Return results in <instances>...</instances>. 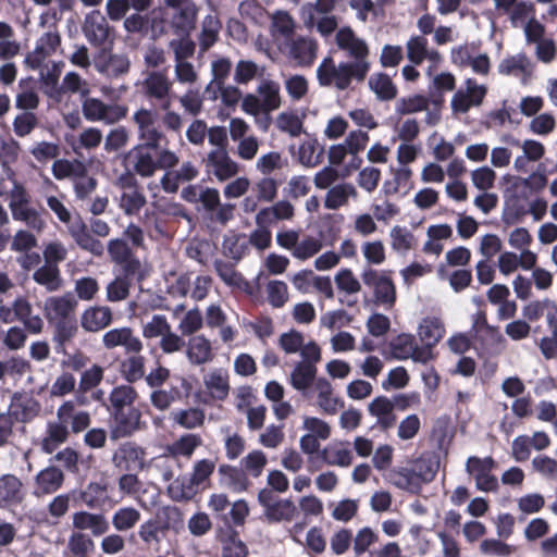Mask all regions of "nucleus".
Masks as SVG:
<instances>
[{
  "mask_svg": "<svg viewBox=\"0 0 557 557\" xmlns=\"http://www.w3.org/2000/svg\"><path fill=\"white\" fill-rule=\"evenodd\" d=\"M336 45L347 51L352 61L336 65L332 57H326L317 69V78L322 87L334 86L338 90H346L352 81L362 83L367 78L371 67L368 61L369 47L350 27H343L337 32Z\"/></svg>",
  "mask_w": 557,
  "mask_h": 557,
  "instance_id": "nucleus-1",
  "label": "nucleus"
},
{
  "mask_svg": "<svg viewBox=\"0 0 557 557\" xmlns=\"http://www.w3.org/2000/svg\"><path fill=\"white\" fill-rule=\"evenodd\" d=\"M138 127V138L141 143L134 146L124 157L132 165L135 174L151 177L156 173V154L162 141L168 143L165 135L156 126V113L148 109H139L133 115Z\"/></svg>",
  "mask_w": 557,
  "mask_h": 557,
  "instance_id": "nucleus-2",
  "label": "nucleus"
},
{
  "mask_svg": "<svg viewBox=\"0 0 557 557\" xmlns=\"http://www.w3.org/2000/svg\"><path fill=\"white\" fill-rule=\"evenodd\" d=\"M110 261L119 267L120 274L107 286V299L115 302L129 296L133 282L141 283L146 273L139 258L124 238H112L107 244Z\"/></svg>",
  "mask_w": 557,
  "mask_h": 557,
  "instance_id": "nucleus-3",
  "label": "nucleus"
},
{
  "mask_svg": "<svg viewBox=\"0 0 557 557\" xmlns=\"http://www.w3.org/2000/svg\"><path fill=\"white\" fill-rule=\"evenodd\" d=\"M89 225L90 230L85 222L79 221L70 228V234L81 249L90 252L95 257H102L104 245L95 238L92 234L99 237H107L111 228L106 221L96 218L90 219Z\"/></svg>",
  "mask_w": 557,
  "mask_h": 557,
  "instance_id": "nucleus-4",
  "label": "nucleus"
},
{
  "mask_svg": "<svg viewBox=\"0 0 557 557\" xmlns=\"http://www.w3.org/2000/svg\"><path fill=\"white\" fill-rule=\"evenodd\" d=\"M258 503L263 508V517L269 523L292 522L298 515V508L289 498H280L272 490L261 488Z\"/></svg>",
  "mask_w": 557,
  "mask_h": 557,
  "instance_id": "nucleus-5",
  "label": "nucleus"
},
{
  "mask_svg": "<svg viewBox=\"0 0 557 557\" xmlns=\"http://www.w3.org/2000/svg\"><path fill=\"white\" fill-rule=\"evenodd\" d=\"M392 270L376 271L366 268L361 273L363 284L373 289L375 302L393 307L396 302V286L393 281Z\"/></svg>",
  "mask_w": 557,
  "mask_h": 557,
  "instance_id": "nucleus-6",
  "label": "nucleus"
},
{
  "mask_svg": "<svg viewBox=\"0 0 557 557\" xmlns=\"http://www.w3.org/2000/svg\"><path fill=\"white\" fill-rule=\"evenodd\" d=\"M84 117L89 122H103L112 125L125 119L128 108L120 103H106L98 98H86L82 103Z\"/></svg>",
  "mask_w": 557,
  "mask_h": 557,
  "instance_id": "nucleus-7",
  "label": "nucleus"
},
{
  "mask_svg": "<svg viewBox=\"0 0 557 557\" xmlns=\"http://www.w3.org/2000/svg\"><path fill=\"white\" fill-rule=\"evenodd\" d=\"M141 410L136 406L109 412L110 433L112 438H123L140 430Z\"/></svg>",
  "mask_w": 557,
  "mask_h": 557,
  "instance_id": "nucleus-8",
  "label": "nucleus"
},
{
  "mask_svg": "<svg viewBox=\"0 0 557 557\" xmlns=\"http://www.w3.org/2000/svg\"><path fill=\"white\" fill-rule=\"evenodd\" d=\"M435 476V471H428L424 474L407 467L392 468L386 480L397 488L407 491L411 494H419L424 483L431 482Z\"/></svg>",
  "mask_w": 557,
  "mask_h": 557,
  "instance_id": "nucleus-9",
  "label": "nucleus"
},
{
  "mask_svg": "<svg viewBox=\"0 0 557 557\" xmlns=\"http://www.w3.org/2000/svg\"><path fill=\"white\" fill-rule=\"evenodd\" d=\"M496 462L493 457L480 458L471 456L467 459L466 471L475 480L476 488L483 492H495L498 488L497 478L492 474Z\"/></svg>",
  "mask_w": 557,
  "mask_h": 557,
  "instance_id": "nucleus-10",
  "label": "nucleus"
},
{
  "mask_svg": "<svg viewBox=\"0 0 557 557\" xmlns=\"http://www.w3.org/2000/svg\"><path fill=\"white\" fill-rule=\"evenodd\" d=\"M281 48L288 59L294 61L297 66L309 67L314 63L318 52V42L308 36H297L284 42Z\"/></svg>",
  "mask_w": 557,
  "mask_h": 557,
  "instance_id": "nucleus-11",
  "label": "nucleus"
},
{
  "mask_svg": "<svg viewBox=\"0 0 557 557\" xmlns=\"http://www.w3.org/2000/svg\"><path fill=\"white\" fill-rule=\"evenodd\" d=\"M82 29L88 42L94 47H102L108 41L110 44L113 41V28L98 10L86 15Z\"/></svg>",
  "mask_w": 557,
  "mask_h": 557,
  "instance_id": "nucleus-12",
  "label": "nucleus"
},
{
  "mask_svg": "<svg viewBox=\"0 0 557 557\" xmlns=\"http://www.w3.org/2000/svg\"><path fill=\"white\" fill-rule=\"evenodd\" d=\"M207 174L225 182L239 172V165L228 154L227 149H212L202 160Z\"/></svg>",
  "mask_w": 557,
  "mask_h": 557,
  "instance_id": "nucleus-13",
  "label": "nucleus"
},
{
  "mask_svg": "<svg viewBox=\"0 0 557 557\" xmlns=\"http://www.w3.org/2000/svg\"><path fill=\"white\" fill-rule=\"evenodd\" d=\"M113 465L126 472H139L146 466V450L135 442L120 444L112 456Z\"/></svg>",
  "mask_w": 557,
  "mask_h": 557,
  "instance_id": "nucleus-14",
  "label": "nucleus"
},
{
  "mask_svg": "<svg viewBox=\"0 0 557 557\" xmlns=\"http://www.w3.org/2000/svg\"><path fill=\"white\" fill-rule=\"evenodd\" d=\"M466 89H458L451 98V110L455 113H467L471 107L480 106L487 92L483 85H478L474 78H467Z\"/></svg>",
  "mask_w": 557,
  "mask_h": 557,
  "instance_id": "nucleus-15",
  "label": "nucleus"
},
{
  "mask_svg": "<svg viewBox=\"0 0 557 557\" xmlns=\"http://www.w3.org/2000/svg\"><path fill=\"white\" fill-rule=\"evenodd\" d=\"M77 307V300L71 293L62 296L48 297L44 306V314L48 323L60 320L76 319L74 311Z\"/></svg>",
  "mask_w": 557,
  "mask_h": 557,
  "instance_id": "nucleus-16",
  "label": "nucleus"
},
{
  "mask_svg": "<svg viewBox=\"0 0 557 557\" xmlns=\"http://www.w3.org/2000/svg\"><path fill=\"white\" fill-rule=\"evenodd\" d=\"M171 87L172 84L168 77L160 72H151L148 74L143 84L146 98L149 100H159L161 110H169L171 108Z\"/></svg>",
  "mask_w": 557,
  "mask_h": 557,
  "instance_id": "nucleus-17",
  "label": "nucleus"
},
{
  "mask_svg": "<svg viewBox=\"0 0 557 557\" xmlns=\"http://www.w3.org/2000/svg\"><path fill=\"white\" fill-rule=\"evenodd\" d=\"M199 8L194 3L172 10L169 25L176 36H187L196 29Z\"/></svg>",
  "mask_w": 557,
  "mask_h": 557,
  "instance_id": "nucleus-18",
  "label": "nucleus"
},
{
  "mask_svg": "<svg viewBox=\"0 0 557 557\" xmlns=\"http://www.w3.org/2000/svg\"><path fill=\"white\" fill-rule=\"evenodd\" d=\"M57 418L74 434L84 432L91 423L90 413L77 410L73 400H66L58 408Z\"/></svg>",
  "mask_w": 557,
  "mask_h": 557,
  "instance_id": "nucleus-19",
  "label": "nucleus"
},
{
  "mask_svg": "<svg viewBox=\"0 0 557 557\" xmlns=\"http://www.w3.org/2000/svg\"><path fill=\"white\" fill-rule=\"evenodd\" d=\"M72 525L73 531L84 532L89 530L90 535L96 537L106 534L110 529L109 521L102 513H94L85 510L73 513Z\"/></svg>",
  "mask_w": 557,
  "mask_h": 557,
  "instance_id": "nucleus-20",
  "label": "nucleus"
},
{
  "mask_svg": "<svg viewBox=\"0 0 557 557\" xmlns=\"http://www.w3.org/2000/svg\"><path fill=\"white\" fill-rule=\"evenodd\" d=\"M186 357L190 364L202 366L214 358L211 342L205 335H195L188 339Z\"/></svg>",
  "mask_w": 557,
  "mask_h": 557,
  "instance_id": "nucleus-21",
  "label": "nucleus"
},
{
  "mask_svg": "<svg viewBox=\"0 0 557 557\" xmlns=\"http://www.w3.org/2000/svg\"><path fill=\"white\" fill-rule=\"evenodd\" d=\"M222 545V557H247L248 547L240 540L239 533L233 525L226 522V527L221 529L218 534Z\"/></svg>",
  "mask_w": 557,
  "mask_h": 557,
  "instance_id": "nucleus-22",
  "label": "nucleus"
},
{
  "mask_svg": "<svg viewBox=\"0 0 557 557\" xmlns=\"http://www.w3.org/2000/svg\"><path fill=\"white\" fill-rule=\"evenodd\" d=\"M138 398L139 394L134 386L129 384H121L111 389L104 407L109 413L117 409H125L136 405Z\"/></svg>",
  "mask_w": 557,
  "mask_h": 557,
  "instance_id": "nucleus-23",
  "label": "nucleus"
},
{
  "mask_svg": "<svg viewBox=\"0 0 557 557\" xmlns=\"http://www.w3.org/2000/svg\"><path fill=\"white\" fill-rule=\"evenodd\" d=\"M112 322V311L107 306L87 308L81 317V325L87 332H99Z\"/></svg>",
  "mask_w": 557,
  "mask_h": 557,
  "instance_id": "nucleus-24",
  "label": "nucleus"
},
{
  "mask_svg": "<svg viewBox=\"0 0 557 557\" xmlns=\"http://www.w3.org/2000/svg\"><path fill=\"white\" fill-rule=\"evenodd\" d=\"M39 403L30 397L15 394L12 398L9 416L17 422H28L39 412Z\"/></svg>",
  "mask_w": 557,
  "mask_h": 557,
  "instance_id": "nucleus-25",
  "label": "nucleus"
},
{
  "mask_svg": "<svg viewBox=\"0 0 557 557\" xmlns=\"http://www.w3.org/2000/svg\"><path fill=\"white\" fill-rule=\"evenodd\" d=\"M64 482L63 472L54 466L40 470L35 476L36 495H48L57 492Z\"/></svg>",
  "mask_w": 557,
  "mask_h": 557,
  "instance_id": "nucleus-26",
  "label": "nucleus"
},
{
  "mask_svg": "<svg viewBox=\"0 0 557 557\" xmlns=\"http://www.w3.org/2000/svg\"><path fill=\"white\" fill-rule=\"evenodd\" d=\"M95 549L96 544L90 534L72 531L69 535L63 555L64 557H91Z\"/></svg>",
  "mask_w": 557,
  "mask_h": 557,
  "instance_id": "nucleus-27",
  "label": "nucleus"
},
{
  "mask_svg": "<svg viewBox=\"0 0 557 557\" xmlns=\"http://www.w3.org/2000/svg\"><path fill=\"white\" fill-rule=\"evenodd\" d=\"M53 327L52 341L58 354H66V345L76 336L78 326L76 319L60 320L49 323Z\"/></svg>",
  "mask_w": 557,
  "mask_h": 557,
  "instance_id": "nucleus-28",
  "label": "nucleus"
},
{
  "mask_svg": "<svg viewBox=\"0 0 557 557\" xmlns=\"http://www.w3.org/2000/svg\"><path fill=\"white\" fill-rule=\"evenodd\" d=\"M209 396L213 400H225L230 394V377L225 370L215 369L203 380Z\"/></svg>",
  "mask_w": 557,
  "mask_h": 557,
  "instance_id": "nucleus-29",
  "label": "nucleus"
},
{
  "mask_svg": "<svg viewBox=\"0 0 557 557\" xmlns=\"http://www.w3.org/2000/svg\"><path fill=\"white\" fill-rule=\"evenodd\" d=\"M203 441L199 434L187 433L165 447L166 456L172 458L184 457L190 459L195 450L202 445Z\"/></svg>",
  "mask_w": 557,
  "mask_h": 557,
  "instance_id": "nucleus-30",
  "label": "nucleus"
},
{
  "mask_svg": "<svg viewBox=\"0 0 557 557\" xmlns=\"http://www.w3.org/2000/svg\"><path fill=\"white\" fill-rule=\"evenodd\" d=\"M151 5L152 0H108L106 11L111 21H120L125 17L129 9L144 12Z\"/></svg>",
  "mask_w": 557,
  "mask_h": 557,
  "instance_id": "nucleus-31",
  "label": "nucleus"
},
{
  "mask_svg": "<svg viewBox=\"0 0 557 557\" xmlns=\"http://www.w3.org/2000/svg\"><path fill=\"white\" fill-rule=\"evenodd\" d=\"M23 499L22 482L14 474L0 476V506L16 505Z\"/></svg>",
  "mask_w": 557,
  "mask_h": 557,
  "instance_id": "nucleus-32",
  "label": "nucleus"
},
{
  "mask_svg": "<svg viewBox=\"0 0 557 557\" xmlns=\"http://www.w3.org/2000/svg\"><path fill=\"white\" fill-rule=\"evenodd\" d=\"M33 280L50 293L59 290L63 285L60 268L45 263L33 273Z\"/></svg>",
  "mask_w": 557,
  "mask_h": 557,
  "instance_id": "nucleus-33",
  "label": "nucleus"
},
{
  "mask_svg": "<svg viewBox=\"0 0 557 557\" xmlns=\"http://www.w3.org/2000/svg\"><path fill=\"white\" fill-rule=\"evenodd\" d=\"M445 326L443 322L435 317H426L419 325L418 335L423 344L436 346L444 337Z\"/></svg>",
  "mask_w": 557,
  "mask_h": 557,
  "instance_id": "nucleus-34",
  "label": "nucleus"
},
{
  "mask_svg": "<svg viewBox=\"0 0 557 557\" xmlns=\"http://www.w3.org/2000/svg\"><path fill=\"white\" fill-rule=\"evenodd\" d=\"M318 369L312 362H298L290 374L292 386L304 392L313 385Z\"/></svg>",
  "mask_w": 557,
  "mask_h": 557,
  "instance_id": "nucleus-35",
  "label": "nucleus"
},
{
  "mask_svg": "<svg viewBox=\"0 0 557 557\" xmlns=\"http://www.w3.org/2000/svg\"><path fill=\"white\" fill-rule=\"evenodd\" d=\"M213 265L219 277L227 286L239 289H246L249 286L244 275L235 269L233 263L218 259L214 261Z\"/></svg>",
  "mask_w": 557,
  "mask_h": 557,
  "instance_id": "nucleus-36",
  "label": "nucleus"
},
{
  "mask_svg": "<svg viewBox=\"0 0 557 557\" xmlns=\"http://www.w3.org/2000/svg\"><path fill=\"white\" fill-rule=\"evenodd\" d=\"M219 473L225 480V485L235 493H242L250 485V481L243 469L230 465H221Z\"/></svg>",
  "mask_w": 557,
  "mask_h": 557,
  "instance_id": "nucleus-37",
  "label": "nucleus"
},
{
  "mask_svg": "<svg viewBox=\"0 0 557 557\" xmlns=\"http://www.w3.org/2000/svg\"><path fill=\"white\" fill-rule=\"evenodd\" d=\"M138 535L147 548L159 550L164 535L162 523L157 519H149L140 524Z\"/></svg>",
  "mask_w": 557,
  "mask_h": 557,
  "instance_id": "nucleus-38",
  "label": "nucleus"
},
{
  "mask_svg": "<svg viewBox=\"0 0 557 557\" xmlns=\"http://www.w3.org/2000/svg\"><path fill=\"white\" fill-rule=\"evenodd\" d=\"M69 436L70 430L62 421L49 422L47 425V435L42 441L44 450L51 454L59 445L65 443Z\"/></svg>",
  "mask_w": 557,
  "mask_h": 557,
  "instance_id": "nucleus-39",
  "label": "nucleus"
},
{
  "mask_svg": "<svg viewBox=\"0 0 557 557\" xmlns=\"http://www.w3.org/2000/svg\"><path fill=\"white\" fill-rule=\"evenodd\" d=\"M369 87L382 101H389L397 96V87L386 73H375L369 78Z\"/></svg>",
  "mask_w": 557,
  "mask_h": 557,
  "instance_id": "nucleus-40",
  "label": "nucleus"
},
{
  "mask_svg": "<svg viewBox=\"0 0 557 557\" xmlns=\"http://www.w3.org/2000/svg\"><path fill=\"white\" fill-rule=\"evenodd\" d=\"M296 24L287 11H276L271 17V34L273 37L282 36L285 41L294 37Z\"/></svg>",
  "mask_w": 557,
  "mask_h": 557,
  "instance_id": "nucleus-41",
  "label": "nucleus"
},
{
  "mask_svg": "<svg viewBox=\"0 0 557 557\" xmlns=\"http://www.w3.org/2000/svg\"><path fill=\"white\" fill-rule=\"evenodd\" d=\"M11 214L14 221L25 223L28 228L37 233L42 232L46 227V222L42 219L40 211L29 205L14 209Z\"/></svg>",
  "mask_w": 557,
  "mask_h": 557,
  "instance_id": "nucleus-42",
  "label": "nucleus"
},
{
  "mask_svg": "<svg viewBox=\"0 0 557 557\" xmlns=\"http://www.w3.org/2000/svg\"><path fill=\"white\" fill-rule=\"evenodd\" d=\"M222 27L220 20L213 15H207L202 21L199 34V46L201 51L209 50L219 39V32Z\"/></svg>",
  "mask_w": 557,
  "mask_h": 557,
  "instance_id": "nucleus-43",
  "label": "nucleus"
},
{
  "mask_svg": "<svg viewBox=\"0 0 557 557\" xmlns=\"http://www.w3.org/2000/svg\"><path fill=\"white\" fill-rule=\"evenodd\" d=\"M120 371L123 379L132 385L145 376V357L133 355L121 362Z\"/></svg>",
  "mask_w": 557,
  "mask_h": 557,
  "instance_id": "nucleus-44",
  "label": "nucleus"
},
{
  "mask_svg": "<svg viewBox=\"0 0 557 557\" xmlns=\"http://www.w3.org/2000/svg\"><path fill=\"white\" fill-rule=\"evenodd\" d=\"M357 195L356 188L351 184H339L329 189L324 207L330 210H336L344 206L350 196Z\"/></svg>",
  "mask_w": 557,
  "mask_h": 557,
  "instance_id": "nucleus-45",
  "label": "nucleus"
},
{
  "mask_svg": "<svg viewBox=\"0 0 557 557\" xmlns=\"http://www.w3.org/2000/svg\"><path fill=\"white\" fill-rule=\"evenodd\" d=\"M96 65L100 72L113 78L126 74L131 66L128 58L123 54H109L103 63L97 60Z\"/></svg>",
  "mask_w": 557,
  "mask_h": 557,
  "instance_id": "nucleus-46",
  "label": "nucleus"
},
{
  "mask_svg": "<svg viewBox=\"0 0 557 557\" xmlns=\"http://www.w3.org/2000/svg\"><path fill=\"white\" fill-rule=\"evenodd\" d=\"M81 497L88 508H102L109 498L107 485L91 482L87 485L86 490L82 492Z\"/></svg>",
  "mask_w": 557,
  "mask_h": 557,
  "instance_id": "nucleus-47",
  "label": "nucleus"
},
{
  "mask_svg": "<svg viewBox=\"0 0 557 557\" xmlns=\"http://www.w3.org/2000/svg\"><path fill=\"white\" fill-rule=\"evenodd\" d=\"M528 213L524 202L519 197L512 196L505 201L502 219L506 225H513L519 223Z\"/></svg>",
  "mask_w": 557,
  "mask_h": 557,
  "instance_id": "nucleus-48",
  "label": "nucleus"
},
{
  "mask_svg": "<svg viewBox=\"0 0 557 557\" xmlns=\"http://www.w3.org/2000/svg\"><path fill=\"white\" fill-rule=\"evenodd\" d=\"M430 99L423 95H412L409 97H403L396 102V113L400 115L412 114L428 110Z\"/></svg>",
  "mask_w": 557,
  "mask_h": 557,
  "instance_id": "nucleus-49",
  "label": "nucleus"
},
{
  "mask_svg": "<svg viewBox=\"0 0 557 557\" xmlns=\"http://www.w3.org/2000/svg\"><path fill=\"white\" fill-rule=\"evenodd\" d=\"M140 516V512L136 508L122 507L113 513L112 524L116 531H127L138 523Z\"/></svg>",
  "mask_w": 557,
  "mask_h": 557,
  "instance_id": "nucleus-50",
  "label": "nucleus"
},
{
  "mask_svg": "<svg viewBox=\"0 0 557 557\" xmlns=\"http://www.w3.org/2000/svg\"><path fill=\"white\" fill-rule=\"evenodd\" d=\"M225 253L236 262L240 261L249 252V243L245 234H234L225 237L223 242Z\"/></svg>",
  "mask_w": 557,
  "mask_h": 557,
  "instance_id": "nucleus-51",
  "label": "nucleus"
},
{
  "mask_svg": "<svg viewBox=\"0 0 557 557\" xmlns=\"http://www.w3.org/2000/svg\"><path fill=\"white\" fill-rule=\"evenodd\" d=\"M146 202V196L141 188L132 191H123L120 197V208L126 215H136Z\"/></svg>",
  "mask_w": 557,
  "mask_h": 557,
  "instance_id": "nucleus-52",
  "label": "nucleus"
},
{
  "mask_svg": "<svg viewBox=\"0 0 557 557\" xmlns=\"http://www.w3.org/2000/svg\"><path fill=\"white\" fill-rule=\"evenodd\" d=\"M379 542V534L370 527H363L352 536V548L356 556L369 552L370 547Z\"/></svg>",
  "mask_w": 557,
  "mask_h": 557,
  "instance_id": "nucleus-53",
  "label": "nucleus"
},
{
  "mask_svg": "<svg viewBox=\"0 0 557 557\" xmlns=\"http://www.w3.org/2000/svg\"><path fill=\"white\" fill-rule=\"evenodd\" d=\"M51 170L57 180H64L73 175H83L86 172V168L82 162L66 159L55 160Z\"/></svg>",
  "mask_w": 557,
  "mask_h": 557,
  "instance_id": "nucleus-54",
  "label": "nucleus"
},
{
  "mask_svg": "<svg viewBox=\"0 0 557 557\" xmlns=\"http://www.w3.org/2000/svg\"><path fill=\"white\" fill-rule=\"evenodd\" d=\"M414 337L410 334H399L391 343V351L394 358L406 360L414 352Z\"/></svg>",
  "mask_w": 557,
  "mask_h": 557,
  "instance_id": "nucleus-55",
  "label": "nucleus"
},
{
  "mask_svg": "<svg viewBox=\"0 0 557 557\" xmlns=\"http://www.w3.org/2000/svg\"><path fill=\"white\" fill-rule=\"evenodd\" d=\"M321 458L330 466L348 467L351 465L352 455L347 448L337 446L325 447L321 451Z\"/></svg>",
  "mask_w": 557,
  "mask_h": 557,
  "instance_id": "nucleus-56",
  "label": "nucleus"
},
{
  "mask_svg": "<svg viewBox=\"0 0 557 557\" xmlns=\"http://www.w3.org/2000/svg\"><path fill=\"white\" fill-rule=\"evenodd\" d=\"M103 376L104 369L100 364L94 363L90 368L82 371L78 386L83 392H91L100 385Z\"/></svg>",
  "mask_w": 557,
  "mask_h": 557,
  "instance_id": "nucleus-57",
  "label": "nucleus"
},
{
  "mask_svg": "<svg viewBox=\"0 0 557 557\" xmlns=\"http://www.w3.org/2000/svg\"><path fill=\"white\" fill-rule=\"evenodd\" d=\"M177 37L169 42V47L174 52L175 61H186L195 54L196 44L190 35Z\"/></svg>",
  "mask_w": 557,
  "mask_h": 557,
  "instance_id": "nucleus-58",
  "label": "nucleus"
},
{
  "mask_svg": "<svg viewBox=\"0 0 557 557\" xmlns=\"http://www.w3.org/2000/svg\"><path fill=\"white\" fill-rule=\"evenodd\" d=\"M276 126L290 137H298L304 132L302 120L295 113H280L276 119Z\"/></svg>",
  "mask_w": 557,
  "mask_h": 557,
  "instance_id": "nucleus-59",
  "label": "nucleus"
},
{
  "mask_svg": "<svg viewBox=\"0 0 557 557\" xmlns=\"http://www.w3.org/2000/svg\"><path fill=\"white\" fill-rule=\"evenodd\" d=\"M391 239L395 251H408L413 248L414 235L406 227L395 225L391 230Z\"/></svg>",
  "mask_w": 557,
  "mask_h": 557,
  "instance_id": "nucleus-60",
  "label": "nucleus"
},
{
  "mask_svg": "<svg viewBox=\"0 0 557 557\" xmlns=\"http://www.w3.org/2000/svg\"><path fill=\"white\" fill-rule=\"evenodd\" d=\"M406 48L408 60L420 65L425 60L428 39L424 36H413L407 41Z\"/></svg>",
  "mask_w": 557,
  "mask_h": 557,
  "instance_id": "nucleus-61",
  "label": "nucleus"
},
{
  "mask_svg": "<svg viewBox=\"0 0 557 557\" xmlns=\"http://www.w3.org/2000/svg\"><path fill=\"white\" fill-rule=\"evenodd\" d=\"M76 388V379L73 373L63 371L55 381L52 383L50 388V395L53 397H64L73 393Z\"/></svg>",
  "mask_w": 557,
  "mask_h": 557,
  "instance_id": "nucleus-62",
  "label": "nucleus"
},
{
  "mask_svg": "<svg viewBox=\"0 0 557 557\" xmlns=\"http://www.w3.org/2000/svg\"><path fill=\"white\" fill-rule=\"evenodd\" d=\"M205 412L199 408L181 410L175 416V422L185 429H196L205 423Z\"/></svg>",
  "mask_w": 557,
  "mask_h": 557,
  "instance_id": "nucleus-63",
  "label": "nucleus"
},
{
  "mask_svg": "<svg viewBox=\"0 0 557 557\" xmlns=\"http://www.w3.org/2000/svg\"><path fill=\"white\" fill-rule=\"evenodd\" d=\"M171 329L168 319L163 314H154L151 320L143 327V335L145 338L163 337Z\"/></svg>",
  "mask_w": 557,
  "mask_h": 557,
  "instance_id": "nucleus-64",
  "label": "nucleus"
}]
</instances>
